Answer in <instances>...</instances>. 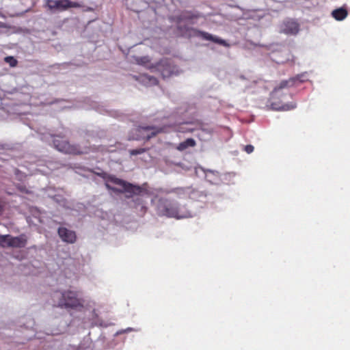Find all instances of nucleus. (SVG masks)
Returning a JSON list of instances; mask_svg holds the SVG:
<instances>
[{
    "label": "nucleus",
    "mask_w": 350,
    "mask_h": 350,
    "mask_svg": "<svg viewBox=\"0 0 350 350\" xmlns=\"http://www.w3.org/2000/svg\"><path fill=\"white\" fill-rule=\"evenodd\" d=\"M157 214L160 217L181 219L191 217V213L173 200L166 198H159L155 206Z\"/></svg>",
    "instance_id": "obj_1"
},
{
    "label": "nucleus",
    "mask_w": 350,
    "mask_h": 350,
    "mask_svg": "<svg viewBox=\"0 0 350 350\" xmlns=\"http://www.w3.org/2000/svg\"><path fill=\"white\" fill-rule=\"evenodd\" d=\"M105 186L108 189L115 192L129 193L126 195V198H131L135 195L139 196L144 191L142 187L133 185L114 176L107 177Z\"/></svg>",
    "instance_id": "obj_2"
},
{
    "label": "nucleus",
    "mask_w": 350,
    "mask_h": 350,
    "mask_svg": "<svg viewBox=\"0 0 350 350\" xmlns=\"http://www.w3.org/2000/svg\"><path fill=\"white\" fill-rule=\"evenodd\" d=\"M58 306L64 308H77L82 307L83 304L79 298L78 293L72 291H67L61 293V297L58 301Z\"/></svg>",
    "instance_id": "obj_3"
},
{
    "label": "nucleus",
    "mask_w": 350,
    "mask_h": 350,
    "mask_svg": "<svg viewBox=\"0 0 350 350\" xmlns=\"http://www.w3.org/2000/svg\"><path fill=\"white\" fill-rule=\"evenodd\" d=\"M166 126H138L134 131L136 133V137H133V139L140 140L144 139L148 141L151 138L155 137L159 133H165Z\"/></svg>",
    "instance_id": "obj_4"
},
{
    "label": "nucleus",
    "mask_w": 350,
    "mask_h": 350,
    "mask_svg": "<svg viewBox=\"0 0 350 350\" xmlns=\"http://www.w3.org/2000/svg\"><path fill=\"white\" fill-rule=\"evenodd\" d=\"M54 147L59 152L69 154H81L83 152L81 150L79 146L76 144H70V142L64 139V137L56 135L53 140Z\"/></svg>",
    "instance_id": "obj_5"
},
{
    "label": "nucleus",
    "mask_w": 350,
    "mask_h": 350,
    "mask_svg": "<svg viewBox=\"0 0 350 350\" xmlns=\"http://www.w3.org/2000/svg\"><path fill=\"white\" fill-rule=\"evenodd\" d=\"M27 244V238L25 234H21L18 237H12L6 234L0 237V245L12 247H24Z\"/></svg>",
    "instance_id": "obj_6"
},
{
    "label": "nucleus",
    "mask_w": 350,
    "mask_h": 350,
    "mask_svg": "<svg viewBox=\"0 0 350 350\" xmlns=\"http://www.w3.org/2000/svg\"><path fill=\"white\" fill-rule=\"evenodd\" d=\"M304 75H297L295 77L289 78L287 80L282 81L272 92L273 96H279L283 89L288 88L293 86H297L303 83L305 80L302 79Z\"/></svg>",
    "instance_id": "obj_7"
},
{
    "label": "nucleus",
    "mask_w": 350,
    "mask_h": 350,
    "mask_svg": "<svg viewBox=\"0 0 350 350\" xmlns=\"http://www.w3.org/2000/svg\"><path fill=\"white\" fill-rule=\"evenodd\" d=\"M46 6L52 11L54 10H66L71 8H80L81 5L77 2H73L70 0H46Z\"/></svg>",
    "instance_id": "obj_8"
},
{
    "label": "nucleus",
    "mask_w": 350,
    "mask_h": 350,
    "mask_svg": "<svg viewBox=\"0 0 350 350\" xmlns=\"http://www.w3.org/2000/svg\"><path fill=\"white\" fill-rule=\"evenodd\" d=\"M156 69L159 71L163 79L172 75L174 68L168 59H161L156 65Z\"/></svg>",
    "instance_id": "obj_9"
},
{
    "label": "nucleus",
    "mask_w": 350,
    "mask_h": 350,
    "mask_svg": "<svg viewBox=\"0 0 350 350\" xmlns=\"http://www.w3.org/2000/svg\"><path fill=\"white\" fill-rule=\"evenodd\" d=\"M164 192L167 194L172 193L176 194L179 198L187 199L191 197V196L195 192V190L190 187H176L170 190H166Z\"/></svg>",
    "instance_id": "obj_10"
},
{
    "label": "nucleus",
    "mask_w": 350,
    "mask_h": 350,
    "mask_svg": "<svg viewBox=\"0 0 350 350\" xmlns=\"http://www.w3.org/2000/svg\"><path fill=\"white\" fill-rule=\"evenodd\" d=\"M58 234L64 242L73 243L76 241L77 236L75 232L64 227L58 228Z\"/></svg>",
    "instance_id": "obj_11"
},
{
    "label": "nucleus",
    "mask_w": 350,
    "mask_h": 350,
    "mask_svg": "<svg viewBox=\"0 0 350 350\" xmlns=\"http://www.w3.org/2000/svg\"><path fill=\"white\" fill-rule=\"evenodd\" d=\"M196 35L198 36L201 37L202 38H203L204 40L212 41L215 43L219 44L224 46H229V44L226 42V40H222L219 38L215 37L207 32L198 30V31H196Z\"/></svg>",
    "instance_id": "obj_12"
},
{
    "label": "nucleus",
    "mask_w": 350,
    "mask_h": 350,
    "mask_svg": "<svg viewBox=\"0 0 350 350\" xmlns=\"http://www.w3.org/2000/svg\"><path fill=\"white\" fill-rule=\"evenodd\" d=\"M299 30V24L293 21H285L283 24L282 32L286 34L295 35Z\"/></svg>",
    "instance_id": "obj_13"
},
{
    "label": "nucleus",
    "mask_w": 350,
    "mask_h": 350,
    "mask_svg": "<svg viewBox=\"0 0 350 350\" xmlns=\"http://www.w3.org/2000/svg\"><path fill=\"white\" fill-rule=\"evenodd\" d=\"M347 10L344 8H340L332 11V16L337 21H342L347 16Z\"/></svg>",
    "instance_id": "obj_14"
},
{
    "label": "nucleus",
    "mask_w": 350,
    "mask_h": 350,
    "mask_svg": "<svg viewBox=\"0 0 350 350\" xmlns=\"http://www.w3.org/2000/svg\"><path fill=\"white\" fill-rule=\"evenodd\" d=\"M196 145V141L192 138H188L185 141L180 142L178 146L177 150L183 151L189 147H194Z\"/></svg>",
    "instance_id": "obj_15"
},
{
    "label": "nucleus",
    "mask_w": 350,
    "mask_h": 350,
    "mask_svg": "<svg viewBox=\"0 0 350 350\" xmlns=\"http://www.w3.org/2000/svg\"><path fill=\"white\" fill-rule=\"evenodd\" d=\"M189 124H191L182 123L176 127L175 131L180 133H192L194 131L195 129L188 126Z\"/></svg>",
    "instance_id": "obj_16"
},
{
    "label": "nucleus",
    "mask_w": 350,
    "mask_h": 350,
    "mask_svg": "<svg viewBox=\"0 0 350 350\" xmlns=\"http://www.w3.org/2000/svg\"><path fill=\"white\" fill-rule=\"evenodd\" d=\"M271 108L275 110H289L294 109L295 107V105H284L280 107L275 106L274 103H271Z\"/></svg>",
    "instance_id": "obj_17"
},
{
    "label": "nucleus",
    "mask_w": 350,
    "mask_h": 350,
    "mask_svg": "<svg viewBox=\"0 0 350 350\" xmlns=\"http://www.w3.org/2000/svg\"><path fill=\"white\" fill-rule=\"evenodd\" d=\"M4 61L9 64L11 67H15L17 66L18 61L12 56L5 57Z\"/></svg>",
    "instance_id": "obj_18"
},
{
    "label": "nucleus",
    "mask_w": 350,
    "mask_h": 350,
    "mask_svg": "<svg viewBox=\"0 0 350 350\" xmlns=\"http://www.w3.org/2000/svg\"><path fill=\"white\" fill-rule=\"evenodd\" d=\"M146 151V148H140L137 149H133L129 150V153L131 156L137 155L142 154Z\"/></svg>",
    "instance_id": "obj_19"
},
{
    "label": "nucleus",
    "mask_w": 350,
    "mask_h": 350,
    "mask_svg": "<svg viewBox=\"0 0 350 350\" xmlns=\"http://www.w3.org/2000/svg\"><path fill=\"white\" fill-rule=\"evenodd\" d=\"M136 62L138 64H146L148 62V59L147 57H138L136 59Z\"/></svg>",
    "instance_id": "obj_20"
},
{
    "label": "nucleus",
    "mask_w": 350,
    "mask_h": 350,
    "mask_svg": "<svg viewBox=\"0 0 350 350\" xmlns=\"http://www.w3.org/2000/svg\"><path fill=\"white\" fill-rule=\"evenodd\" d=\"M254 146L252 145H247L244 147V150L248 153L250 154L254 151Z\"/></svg>",
    "instance_id": "obj_21"
},
{
    "label": "nucleus",
    "mask_w": 350,
    "mask_h": 350,
    "mask_svg": "<svg viewBox=\"0 0 350 350\" xmlns=\"http://www.w3.org/2000/svg\"><path fill=\"white\" fill-rule=\"evenodd\" d=\"M152 79H153V81H154V84H157V83H158L157 79H155V78H153Z\"/></svg>",
    "instance_id": "obj_22"
},
{
    "label": "nucleus",
    "mask_w": 350,
    "mask_h": 350,
    "mask_svg": "<svg viewBox=\"0 0 350 350\" xmlns=\"http://www.w3.org/2000/svg\"><path fill=\"white\" fill-rule=\"evenodd\" d=\"M196 16L192 15V16H187V18H196Z\"/></svg>",
    "instance_id": "obj_23"
},
{
    "label": "nucleus",
    "mask_w": 350,
    "mask_h": 350,
    "mask_svg": "<svg viewBox=\"0 0 350 350\" xmlns=\"http://www.w3.org/2000/svg\"><path fill=\"white\" fill-rule=\"evenodd\" d=\"M0 24H1V23L0 22ZM1 27V25H0V27Z\"/></svg>",
    "instance_id": "obj_24"
}]
</instances>
